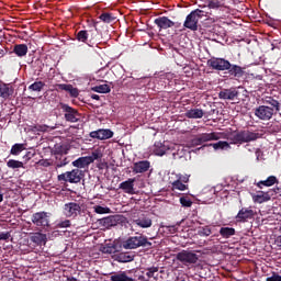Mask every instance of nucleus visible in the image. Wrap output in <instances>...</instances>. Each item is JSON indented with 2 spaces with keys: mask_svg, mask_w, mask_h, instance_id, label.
<instances>
[{
  "mask_svg": "<svg viewBox=\"0 0 281 281\" xmlns=\"http://www.w3.org/2000/svg\"><path fill=\"white\" fill-rule=\"evenodd\" d=\"M256 139H260V134L256 132H251L249 130H240L234 131L227 135V140H220L215 144H211L214 150H225L231 148L229 144H234L235 146H240L243 144H249V142H256Z\"/></svg>",
  "mask_w": 281,
  "mask_h": 281,
  "instance_id": "1",
  "label": "nucleus"
},
{
  "mask_svg": "<svg viewBox=\"0 0 281 281\" xmlns=\"http://www.w3.org/2000/svg\"><path fill=\"white\" fill-rule=\"evenodd\" d=\"M206 65L214 71H226L231 78H235L236 80H239V78L245 76V67L231 64L229 60L223 57H211L206 61Z\"/></svg>",
  "mask_w": 281,
  "mask_h": 281,
  "instance_id": "2",
  "label": "nucleus"
},
{
  "mask_svg": "<svg viewBox=\"0 0 281 281\" xmlns=\"http://www.w3.org/2000/svg\"><path fill=\"white\" fill-rule=\"evenodd\" d=\"M201 19H206L209 23H216V19L210 18V12L195 9L187 15L183 22V27L191 32H196L199 30V21H201Z\"/></svg>",
  "mask_w": 281,
  "mask_h": 281,
  "instance_id": "3",
  "label": "nucleus"
},
{
  "mask_svg": "<svg viewBox=\"0 0 281 281\" xmlns=\"http://www.w3.org/2000/svg\"><path fill=\"white\" fill-rule=\"evenodd\" d=\"M92 26L94 30H81L76 34V38L79 43H86L89 47L95 45V38H98V22L93 21Z\"/></svg>",
  "mask_w": 281,
  "mask_h": 281,
  "instance_id": "4",
  "label": "nucleus"
},
{
  "mask_svg": "<svg viewBox=\"0 0 281 281\" xmlns=\"http://www.w3.org/2000/svg\"><path fill=\"white\" fill-rule=\"evenodd\" d=\"M52 217V213L40 211L32 215L31 221L33 225L40 229V232H47L52 225L49 224V218Z\"/></svg>",
  "mask_w": 281,
  "mask_h": 281,
  "instance_id": "5",
  "label": "nucleus"
},
{
  "mask_svg": "<svg viewBox=\"0 0 281 281\" xmlns=\"http://www.w3.org/2000/svg\"><path fill=\"white\" fill-rule=\"evenodd\" d=\"M124 249H138V247H153V243L144 235L132 236L123 243Z\"/></svg>",
  "mask_w": 281,
  "mask_h": 281,
  "instance_id": "6",
  "label": "nucleus"
},
{
  "mask_svg": "<svg viewBox=\"0 0 281 281\" xmlns=\"http://www.w3.org/2000/svg\"><path fill=\"white\" fill-rule=\"evenodd\" d=\"M176 260L184 267H194L199 262V255L193 250H181L176 255Z\"/></svg>",
  "mask_w": 281,
  "mask_h": 281,
  "instance_id": "7",
  "label": "nucleus"
},
{
  "mask_svg": "<svg viewBox=\"0 0 281 281\" xmlns=\"http://www.w3.org/2000/svg\"><path fill=\"white\" fill-rule=\"evenodd\" d=\"M85 172L80 169H72L71 171H66L57 176L58 181H65V183H80Z\"/></svg>",
  "mask_w": 281,
  "mask_h": 281,
  "instance_id": "8",
  "label": "nucleus"
},
{
  "mask_svg": "<svg viewBox=\"0 0 281 281\" xmlns=\"http://www.w3.org/2000/svg\"><path fill=\"white\" fill-rule=\"evenodd\" d=\"M100 227L103 229H111V227H117V225L124 223L122 215H110L98 221Z\"/></svg>",
  "mask_w": 281,
  "mask_h": 281,
  "instance_id": "9",
  "label": "nucleus"
},
{
  "mask_svg": "<svg viewBox=\"0 0 281 281\" xmlns=\"http://www.w3.org/2000/svg\"><path fill=\"white\" fill-rule=\"evenodd\" d=\"M255 115L258 117V120H262L263 122H269L276 113L273 112V109L269 105H259L255 109Z\"/></svg>",
  "mask_w": 281,
  "mask_h": 281,
  "instance_id": "10",
  "label": "nucleus"
},
{
  "mask_svg": "<svg viewBox=\"0 0 281 281\" xmlns=\"http://www.w3.org/2000/svg\"><path fill=\"white\" fill-rule=\"evenodd\" d=\"M61 110L64 112V117L66 122L76 123L80 122V112H78L76 109L69 106V104H61Z\"/></svg>",
  "mask_w": 281,
  "mask_h": 281,
  "instance_id": "11",
  "label": "nucleus"
},
{
  "mask_svg": "<svg viewBox=\"0 0 281 281\" xmlns=\"http://www.w3.org/2000/svg\"><path fill=\"white\" fill-rule=\"evenodd\" d=\"M80 212H82V207L76 202H69L64 205V214L67 218H76Z\"/></svg>",
  "mask_w": 281,
  "mask_h": 281,
  "instance_id": "12",
  "label": "nucleus"
},
{
  "mask_svg": "<svg viewBox=\"0 0 281 281\" xmlns=\"http://www.w3.org/2000/svg\"><path fill=\"white\" fill-rule=\"evenodd\" d=\"M218 139V134L216 133H202L199 134L195 138L192 139L193 146H201L205 142H216Z\"/></svg>",
  "mask_w": 281,
  "mask_h": 281,
  "instance_id": "13",
  "label": "nucleus"
},
{
  "mask_svg": "<svg viewBox=\"0 0 281 281\" xmlns=\"http://www.w3.org/2000/svg\"><path fill=\"white\" fill-rule=\"evenodd\" d=\"M273 194H278L276 189H270L268 192L260 191L258 194H252V201L254 203H267V201H271Z\"/></svg>",
  "mask_w": 281,
  "mask_h": 281,
  "instance_id": "14",
  "label": "nucleus"
},
{
  "mask_svg": "<svg viewBox=\"0 0 281 281\" xmlns=\"http://www.w3.org/2000/svg\"><path fill=\"white\" fill-rule=\"evenodd\" d=\"M89 135L92 139L104 140V139H111V137H113L114 133H113V131H111L109 128H106V130L100 128V130L90 132Z\"/></svg>",
  "mask_w": 281,
  "mask_h": 281,
  "instance_id": "15",
  "label": "nucleus"
},
{
  "mask_svg": "<svg viewBox=\"0 0 281 281\" xmlns=\"http://www.w3.org/2000/svg\"><path fill=\"white\" fill-rule=\"evenodd\" d=\"M240 95V92H238V88H228V89H223L218 92V98L220 100H235Z\"/></svg>",
  "mask_w": 281,
  "mask_h": 281,
  "instance_id": "16",
  "label": "nucleus"
},
{
  "mask_svg": "<svg viewBox=\"0 0 281 281\" xmlns=\"http://www.w3.org/2000/svg\"><path fill=\"white\" fill-rule=\"evenodd\" d=\"M251 218H254V210L247 207H241L236 215L238 223H247Z\"/></svg>",
  "mask_w": 281,
  "mask_h": 281,
  "instance_id": "17",
  "label": "nucleus"
},
{
  "mask_svg": "<svg viewBox=\"0 0 281 281\" xmlns=\"http://www.w3.org/2000/svg\"><path fill=\"white\" fill-rule=\"evenodd\" d=\"M132 170L135 175H144V172H148V170H150V161L140 160L134 162Z\"/></svg>",
  "mask_w": 281,
  "mask_h": 281,
  "instance_id": "18",
  "label": "nucleus"
},
{
  "mask_svg": "<svg viewBox=\"0 0 281 281\" xmlns=\"http://www.w3.org/2000/svg\"><path fill=\"white\" fill-rule=\"evenodd\" d=\"M134 225L137 227H142V229H148V227H153V218L148 215H140L138 218L133 220Z\"/></svg>",
  "mask_w": 281,
  "mask_h": 281,
  "instance_id": "19",
  "label": "nucleus"
},
{
  "mask_svg": "<svg viewBox=\"0 0 281 281\" xmlns=\"http://www.w3.org/2000/svg\"><path fill=\"white\" fill-rule=\"evenodd\" d=\"M154 23L157 25V27H159V30H168L170 27H175V22L168 19V16L157 18L155 19Z\"/></svg>",
  "mask_w": 281,
  "mask_h": 281,
  "instance_id": "20",
  "label": "nucleus"
},
{
  "mask_svg": "<svg viewBox=\"0 0 281 281\" xmlns=\"http://www.w3.org/2000/svg\"><path fill=\"white\" fill-rule=\"evenodd\" d=\"M55 89L56 91H67V93H70L71 98H78L80 94L78 88H74V86L69 83H58L55 86Z\"/></svg>",
  "mask_w": 281,
  "mask_h": 281,
  "instance_id": "21",
  "label": "nucleus"
},
{
  "mask_svg": "<svg viewBox=\"0 0 281 281\" xmlns=\"http://www.w3.org/2000/svg\"><path fill=\"white\" fill-rule=\"evenodd\" d=\"M14 95V88L10 83H0V98L8 100Z\"/></svg>",
  "mask_w": 281,
  "mask_h": 281,
  "instance_id": "22",
  "label": "nucleus"
},
{
  "mask_svg": "<svg viewBox=\"0 0 281 281\" xmlns=\"http://www.w3.org/2000/svg\"><path fill=\"white\" fill-rule=\"evenodd\" d=\"M31 240L34 243V245H37V247L47 245V234H43L41 232L33 233L31 235Z\"/></svg>",
  "mask_w": 281,
  "mask_h": 281,
  "instance_id": "23",
  "label": "nucleus"
},
{
  "mask_svg": "<svg viewBox=\"0 0 281 281\" xmlns=\"http://www.w3.org/2000/svg\"><path fill=\"white\" fill-rule=\"evenodd\" d=\"M113 260H115L116 262H133V260H135V257L128 252H119L116 251L113 256H112Z\"/></svg>",
  "mask_w": 281,
  "mask_h": 281,
  "instance_id": "24",
  "label": "nucleus"
},
{
  "mask_svg": "<svg viewBox=\"0 0 281 281\" xmlns=\"http://www.w3.org/2000/svg\"><path fill=\"white\" fill-rule=\"evenodd\" d=\"M276 183H279L278 178L276 176H269L266 180H261L257 182V188H271V186H276Z\"/></svg>",
  "mask_w": 281,
  "mask_h": 281,
  "instance_id": "25",
  "label": "nucleus"
},
{
  "mask_svg": "<svg viewBox=\"0 0 281 281\" xmlns=\"http://www.w3.org/2000/svg\"><path fill=\"white\" fill-rule=\"evenodd\" d=\"M186 117H188L189 120H201V117H203V115H205V112H203V110L201 109H191L188 110L184 113Z\"/></svg>",
  "mask_w": 281,
  "mask_h": 281,
  "instance_id": "26",
  "label": "nucleus"
},
{
  "mask_svg": "<svg viewBox=\"0 0 281 281\" xmlns=\"http://www.w3.org/2000/svg\"><path fill=\"white\" fill-rule=\"evenodd\" d=\"M263 103L267 104L268 106H270V109H272V111L277 114L280 111V101L273 99L272 97H267L263 100Z\"/></svg>",
  "mask_w": 281,
  "mask_h": 281,
  "instance_id": "27",
  "label": "nucleus"
},
{
  "mask_svg": "<svg viewBox=\"0 0 281 281\" xmlns=\"http://www.w3.org/2000/svg\"><path fill=\"white\" fill-rule=\"evenodd\" d=\"M167 150H168V147L164 143L156 142L154 144V149H153L154 155H157L158 157H164Z\"/></svg>",
  "mask_w": 281,
  "mask_h": 281,
  "instance_id": "28",
  "label": "nucleus"
},
{
  "mask_svg": "<svg viewBox=\"0 0 281 281\" xmlns=\"http://www.w3.org/2000/svg\"><path fill=\"white\" fill-rule=\"evenodd\" d=\"M67 164H69V160L65 154H55V168H64Z\"/></svg>",
  "mask_w": 281,
  "mask_h": 281,
  "instance_id": "29",
  "label": "nucleus"
},
{
  "mask_svg": "<svg viewBox=\"0 0 281 281\" xmlns=\"http://www.w3.org/2000/svg\"><path fill=\"white\" fill-rule=\"evenodd\" d=\"M135 188V178H130L128 180L120 184V189L124 190L127 194H131Z\"/></svg>",
  "mask_w": 281,
  "mask_h": 281,
  "instance_id": "30",
  "label": "nucleus"
},
{
  "mask_svg": "<svg viewBox=\"0 0 281 281\" xmlns=\"http://www.w3.org/2000/svg\"><path fill=\"white\" fill-rule=\"evenodd\" d=\"M27 46L25 44H15L13 47V54L18 55L19 58L27 56Z\"/></svg>",
  "mask_w": 281,
  "mask_h": 281,
  "instance_id": "31",
  "label": "nucleus"
},
{
  "mask_svg": "<svg viewBox=\"0 0 281 281\" xmlns=\"http://www.w3.org/2000/svg\"><path fill=\"white\" fill-rule=\"evenodd\" d=\"M214 232H216V226H212V225H206V226H202L200 227L198 234L199 236H212V234H214Z\"/></svg>",
  "mask_w": 281,
  "mask_h": 281,
  "instance_id": "32",
  "label": "nucleus"
},
{
  "mask_svg": "<svg viewBox=\"0 0 281 281\" xmlns=\"http://www.w3.org/2000/svg\"><path fill=\"white\" fill-rule=\"evenodd\" d=\"M91 165L89 162V159L87 156L85 157H79L78 159L72 161V166L79 170V168H87V166Z\"/></svg>",
  "mask_w": 281,
  "mask_h": 281,
  "instance_id": "33",
  "label": "nucleus"
},
{
  "mask_svg": "<svg viewBox=\"0 0 281 281\" xmlns=\"http://www.w3.org/2000/svg\"><path fill=\"white\" fill-rule=\"evenodd\" d=\"M110 280H111V281H137L136 279H133V278H131V277H127L124 271L111 276V277H110Z\"/></svg>",
  "mask_w": 281,
  "mask_h": 281,
  "instance_id": "34",
  "label": "nucleus"
},
{
  "mask_svg": "<svg viewBox=\"0 0 281 281\" xmlns=\"http://www.w3.org/2000/svg\"><path fill=\"white\" fill-rule=\"evenodd\" d=\"M220 235L222 238H232V236H236V229L233 227H222L220 229Z\"/></svg>",
  "mask_w": 281,
  "mask_h": 281,
  "instance_id": "35",
  "label": "nucleus"
},
{
  "mask_svg": "<svg viewBox=\"0 0 281 281\" xmlns=\"http://www.w3.org/2000/svg\"><path fill=\"white\" fill-rule=\"evenodd\" d=\"M92 91L95 93H111V86L103 83L95 87H92Z\"/></svg>",
  "mask_w": 281,
  "mask_h": 281,
  "instance_id": "36",
  "label": "nucleus"
},
{
  "mask_svg": "<svg viewBox=\"0 0 281 281\" xmlns=\"http://www.w3.org/2000/svg\"><path fill=\"white\" fill-rule=\"evenodd\" d=\"M100 21H102L103 23H113V21H115V15H113V13H109V12H103L100 16H99Z\"/></svg>",
  "mask_w": 281,
  "mask_h": 281,
  "instance_id": "37",
  "label": "nucleus"
},
{
  "mask_svg": "<svg viewBox=\"0 0 281 281\" xmlns=\"http://www.w3.org/2000/svg\"><path fill=\"white\" fill-rule=\"evenodd\" d=\"M23 150H25V144H19V143H16V144H14V145L11 147L10 153H11V155L16 156V155H21V153H23Z\"/></svg>",
  "mask_w": 281,
  "mask_h": 281,
  "instance_id": "38",
  "label": "nucleus"
},
{
  "mask_svg": "<svg viewBox=\"0 0 281 281\" xmlns=\"http://www.w3.org/2000/svg\"><path fill=\"white\" fill-rule=\"evenodd\" d=\"M89 164H93V161H97L98 159H102V151L100 149H95L91 153L90 156H86Z\"/></svg>",
  "mask_w": 281,
  "mask_h": 281,
  "instance_id": "39",
  "label": "nucleus"
},
{
  "mask_svg": "<svg viewBox=\"0 0 281 281\" xmlns=\"http://www.w3.org/2000/svg\"><path fill=\"white\" fill-rule=\"evenodd\" d=\"M33 131L35 133H49V131H54V127H50L48 125H41V124H36L34 127H33Z\"/></svg>",
  "mask_w": 281,
  "mask_h": 281,
  "instance_id": "40",
  "label": "nucleus"
},
{
  "mask_svg": "<svg viewBox=\"0 0 281 281\" xmlns=\"http://www.w3.org/2000/svg\"><path fill=\"white\" fill-rule=\"evenodd\" d=\"M7 166H8V168H11V170H16L19 168H25L23 166L22 161L14 160V159H10L9 161H7Z\"/></svg>",
  "mask_w": 281,
  "mask_h": 281,
  "instance_id": "41",
  "label": "nucleus"
},
{
  "mask_svg": "<svg viewBox=\"0 0 281 281\" xmlns=\"http://www.w3.org/2000/svg\"><path fill=\"white\" fill-rule=\"evenodd\" d=\"M45 87V82L43 81H35L31 86H29V89L31 91H43V88Z\"/></svg>",
  "mask_w": 281,
  "mask_h": 281,
  "instance_id": "42",
  "label": "nucleus"
},
{
  "mask_svg": "<svg viewBox=\"0 0 281 281\" xmlns=\"http://www.w3.org/2000/svg\"><path fill=\"white\" fill-rule=\"evenodd\" d=\"M173 190H180L181 192L188 190V186H186L181 180H176L172 182Z\"/></svg>",
  "mask_w": 281,
  "mask_h": 281,
  "instance_id": "43",
  "label": "nucleus"
},
{
  "mask_svg": "<svg viewBox=\"0 0 281 281\" xmlns=\"http://www.w3.org/2000/svg\"><path fill=\"white\" fill-rule=\"evenodd\" d=\"M147 279L155 278V274L159 271V267H149L145 269Z\"/></svg>",
  "mask_w": 281,
  "mask_h": 281,
  "instance_id": "44",
  "label": "nucleus"
},
{
  "mask_svg": "<svg viewBox=\"0 0 281 281\" xmlns=\"http://www.w3.org/2000/svg\"><path fill=\"white\" fill-rule=\"evenodd\" d=\"M56 227L58 229H67V227H71V221L70 220L59 221L57 222Z\"/></svg>",
  "mask_w": 281,
  "mask_h": 281,
  "instance_id": "45",
  "label": "nucleus"
},
{
  "mask_svg": "<svg viewBox=\"0 0 281 281\" xmlns=\"http://www.w3.org/2000/svg\"><path fill=\"white\" fill-rule=\"evenodd\" d=\"M94 212L97 214H111V209L97 205L94 206Z\"/></svg>",
  "mask_w": 281,
  "mask_h": 281,
  "instance_id": "46",
  "label": "nucleus"
},
{
  "mask_svg": "<svg viewBox=\"0 0 281 281\" xmlns=\"http://www.w3.org/2000/svg\"><path fill=\"white\" fill-rule=\"evenodd\" d=\"M207 8L210 10H218V8H221V1H218V0H210L209 4H207Z\"/></svg>",
  "mask_w": 281,
  "mask_h": 281,
  "instance_id": "47",
  "label": "nucleus"
},
{
  "mask_svg": "<svg viewBox=\"0 0 281 281\" xmlns=\"http://www.w3.org/2000/svg\"><path fill=\"white\" fill-rule=\"evenodd\" d=\"M180 204L182 207H192V200H190V198L181 196Z\"/></svg>",
  "mask_w": 281,
  "mask_h": 281,
  "instance_id": "48",
  "label": "nucleus"
},
{
  "mask_svg": "<svg viewBox=\"0 0 281 281\" xmlns=\"http://www.w3.org/2000/svg\"><path fill=\"white\" fill-rule=\"evenodd\" d=\"M266 281H281V276L273 272L271 277H268Z\"/></svg>",
  "mask_w": 281,
  "mask_h": 281,
  "instance_id": "49",
  "label": "nucleus"
},
{
  "mask_svg": "<svg viewBox=\"0 0 281 281\" xmlns=\"http://www.w3.org/2000/svg\"><path fill=\"white\" fill-rule=\"evenodd\" d=\"M161 227H165L170 232V234H177V226L176 225H162Z\"/></svg>",
  "mask_w": 281,
  "mask_h": 281,
  "instance_id": "50",
  "label": "nucleus"
},
{
  "mask_svg": "<svg viewBox=\"0 0 281 281\" xmlns=\"http://www.w3.org/2000/svg\"><path fill=\"white\" fill-rule=\"evenodd\" d=\"M103 254H117V251H115V247H104L103 248Z\"/></svg>",
  "mask_w": 281,
  "mask_h": 281,
  "instance_id": "51",
  "label": "nucleus"
},
{
  "mask_svg": "<svg viewBox=\"0 0 281 281\" xmlns=\"http://www.w3.org/2000/svg\"><path fill=\"white\" fill-rule=\"evenodd\" d=\"M36 155V153H34V151H27L25 155H24V157H23V159H25V161H30V159H33V157Z\"/></svg>",
  "mask_w": 281,
  "mask_h": 281,
  "instance_id": "52",
  "label": "nucleus"
},
{
  "mask_svg": "<svg viewBox=\"0 0 281 281\" xmlns=\"http://www.w3.org/2000/svg\"><path fill=\"white\" fill-rule=\"evenodd\" d=\"M10 239V233H0V240H8Z\"/></svg>",
  "mask_w": 281,
  "mask_h": 281,
  "instance_id": "53",
  "label": "nucleus"
},
{
  "mask_svg": "<svg viewBox=\"0 0 281 281\" xmlns=\"http://www.w3.org/2000/svg\"><path fill=\"white\" fill-rule=\"evenodd\" d=\"M178 181H181L182 183H188V181H190V178H188L187 176H182L178 179Z\"/></svg>",
  "mask_w": 281,
  "mask_h": 281,
  "instance_id": "54",
  "label": "nucleus"
},
{
  "mask_svg": "<svg viewBox=\"0 0 281 281\" xmlns=\"http://www.w3.org/2000/svg\"><path fill=\"white\" fill-rule=\"evenodd\" d=\"M274 243H276L277 247L281 248V236L277 237Z\"/></svg>",
  "mask_w": 281,
  "mask_h": 281,
  "instance_id": "55",
  "label": "nucleus"
},
{
  "mask_svg": "<svg viewBox=\"0 0 281 281\" xmlns=\"http://www.w3.org/2000/svg\"><path fill=\"white\" fill-rule=\"evenodd\" d=\"M138 280L139 281H149L150 279L149 278L146 279V277H144V274H140V276H138Z\"/></svg>",
  "mask_w": 281,
  "mask_h": 281,
  "instance_id": "56",
  "label": "nucleus"
},
{
  "mask_svg": "<svg viewBox=\"0 0 281 281\" xmlns=\"http://www.w3.org/2000/svg\"><path fill=\"white\" fill-rule=\"evenodd\" d=\"M92 100H100V95L98 94H91Z\"/></svg>",
  "mask_w": 281,
  "mask_h": 281,
  "instance_id": "57",
  "label": "nucleus"
},
{
  "mask_svg": "<svg viewBox=\"0 0 281 281\" xmlns=\"http://www.w3.org/2000/svg\"><path fill=\"white\" fill-rule=\"evenodd\" d=\"M0 56H5V52L0 48Z\"/></svg>",
  "mask_w": 281,
  "mask_h": 281,
  "instance_id": "58",
  "label": "nucleus"
},
{
  "mask_svg": "<svg viewBox=\"0 0 281 281\" xmlns=\"http://www.w3.org/2000/svg\"><path fill=\"white\" fill-rule=\"evenodd\" d=\"M0 203H3V193H0Z\"/></svg>",
  "mask_w": 281,
  "mask_h": 281,
  "instance_id": "59",
  "label": "nucleus"
},
{
  "mask_svg": "<svg viewBox=\"0 0 281 281\" xmlns=\"http://www.w3.org/2000/svg\"><path fill=\"white\" fill-rule=\"evenodd\" d=\"M69 280L70 281H78V279H76V277H71Z\"/></svg>",
  "mask_w": 281,
  "mask_h": 281,
  "instance_id": "60",
  "label": "nucleus"
},
{
  "mask_svg": "<svg viewBox=\"0 0 281 281\" xmlns=\"http://www.w3.org/2000/svg\"><path fill=\"white\" fill-rule=\"evenodd\" d=\"M46 166H49V162H46Z\"/></svg>",
  "mask_w": 281,
  "mask_h": 281,
  "instance_id": "61",
  "label": "nucleus"
}]
</instances>
